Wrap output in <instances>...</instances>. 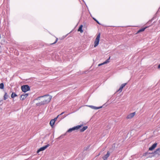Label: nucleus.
Returning <instances> with one entry per match:
<instances>
[{"label":"nucleus","mask_w":160,"mask_h":160,"mask_svg":"<svg viewBox=\"0 0 160 160\" xmlns=\"http://www.w3.org/2000/svg\"><path fill=\"white\" fill-rule=\"evenodd\" d=\"M44 98V100L42 102H43L42 104H46L48 103L50 101L52 97L49 95H44L43 96L37 98V100H38L39 98Z\"/></svg>","instance_id":"obj_1"},{"label":"nucleus","mask_w":160,"mask_h":160,"mask_svg":"<svg viewBox=\"0 0 160 160\" xmlns=\"http://www.w3.org/2000/svg\"><path fill=\"white\" fill-rule=\"evenodd\" d=\"M100 37V33H99L97 36V37L94 42V47H96L98 44Z\"/></svg>","instance_id":"obj_2"},{"label":"nucleus","mask_w":160,"mask_h":160,"mask_svg":"<svg viewBox=\"0 0 160 160\" xmlns=\"http://www.w3.org/2000/svg\"><path fill=\"white\" fill-rule=\"evenodd\" d=\"M82 126V125H78L74 127H73L72 128H70L66 132V133L67 132H71L73 131L78 130L81 128Z\"/></svg>","instance_id":"obj_3"},{"label":"nucleus","mask_w":160,"mask_h":160,"mask_svg":"<svg viewBox=\"0 0 160 160\" xmlns=\"http://www.w3.org/2000/svg\"><path fill=\"white\" fill-rule=\"evenodd\" d=\"M21 89L22 92H26L30 90V87L28 85H23L21 87Z\"/></svg>","instance_id":"obj_4"},{"label":"nucleus","mask_w":160,"mask_h":160,"mask_svg":"<svg viewBox=\"0 0 160 160\" xmlns=\"http://www.w3.org/2000/svg\"><path fill=\"white\" fill-rule=\"evenodd\" d=\"M49 146V144H48L40 148L37 151V153H38L39 152L45 150Z\"/></svg>","instance_id":"obj_5"},{"label":"nucleus","mask_w":160,"mask_h":160,"mask_svg":"<svg viewBox=\"0 0 160 160\" xmlns=\"http://www.w3.org/2000/svg\"><path fill=\"white\" fill-rule=\"evenodd\" d=\"M127 84V83H126L122 84L117 91L119 92H121L122 91V90L123 88Z\"/></svg>","instance_id":"obj_6"},{"label":"nucleus","mask_w":160,"mask_h":160,"mask_svg":"<svg viewBox=\"0 0 160 160\" xmlns=\"http://www.w3.org/2000/svg\"><path fill=\"white\" fill-rule=\"evenodd\" d=\"M28 94L25 93L24 94H22L21 95V100H23L25 99L28 96Z\"/></svg>","instance_id":"obj_7"},{"label":"nucleus","mask_w":160,"mask_h":160,"mask_svg":"<svg viewBox=\"0 0 160 160\" xmlns=\"http://www.w3.org/2000/svg\"><path fill=\"white\" fill-rule=\"evenodd\" d=\"M135 112H134L131 113H130L129 115H128L127 116V118L128 119H131L135 115Z\"/></svg>","instance_id":"obj_8"},{"label":"nucleus","mask_w":160,"mask_h":160,"mask_svg":"<svg viewBox=\"0 0 160 160\" xmlns=\"http://www.w3.org/2000/svg\"><path fill=\"white\" fill-rule=\"evenodd\" d=\"M110 153L109 151H108L107 152L106 154L104 155L103 157H102V158L104 160H106L107 158L109 156Z\"/></svg>","instance_id":"obj_9"},{"label":"nucleus","mask_w":160,"mask_h":160,"mask_svg":"<svg viewBox=\"0 0 160 160\" xmlns=\"http://www.w3.org/2000/svg\"><path fill=\"white\" fill-rule=\"evenodd\" d=\"M157 145V143H154L152 146L151 147H150L149 148V150L150 151L153 150L156 147Z\"/></svg>","instance_id":"obj_10"},{"label":"nucleus","mask_w":160,"mask_h":160,"mask_svg":"<svg viewBox=\"0 0 160 160\" xmlns=\"http://www.w3.org/2000/svg\"><path fill=\"white\" fill-rule=\"evenodd\" d=\"M89 107L90 108H92L94 109H98L100 108H102V107H96L94 106H89Z\"/></svg>","instance_id":"obj_11"},{"label":"nucleus","mask_w":160,"mask_h":160,"mask_svg":"<svg viewBox=\"0 0 160 160\" xmlns=\"http://www.w3.org/2000/svg\"><path fill=\"white\" fill-rule=\"evenodd\" d=\"M83 27L82 25H81L79 28L78 29V31H80L81 33H82L83 32V31L82 30V27Z\"/></svg>","instance_id":"obj_12"},{"label":"nucleus","mask_w":160,"mask_h":160,"mask_svg":"<svg viewBox=\"0 0 160 160\" xmlns=\"http://www.w3.org/2000/svg\"><path fill=\"white\" fill-rule=\"evenodd\" d=\"M155 153L156 154H158L160 155V148L157 149L155 151Z\"/></svg>","instance_id":"obj_13"},{"label":"nucleus","mask_w":160,"mask_h":160,"mask_svg":"<svg viewBox=\"0 0 160 160\" xmlns=\"http://www.w3.org/2000/svg\"><path fill=\"white\" fill-rule=\"evenodd\" d=\"M147 27H146L145 28H142L140 29H139L138 32L137 33H138L141 32H143L144 31L146 28Z\"/></svg>","instance_id":"obj_14"},{"label":"nucleus","mask_w":160,"mask_h":160,"mask_svg":"<svg viewBox=\"0 0 160 160\" xmlns=\"http://www.w3.org/2000/svg\"><path fill=\"white\" fill-rule=\"evenodd\" d=\"M88 128L87 126H84L80 130L81 132H83Z\"/></svg>","instance_id":"obj_15"},{"label":"nucleus","mask_w":160,"mask_h":160,"mask_svg":"<svg viewBox=\"0 0 160 160\" xmlns=\"http://www.w3.org/2000/svg\"><path fill=\"white\" fill-rule=\"evenodd\" d=\"M55 122L54 120H51L50 122V125L52 127L55 123Z\"/></svg>","instance_id":"obj_16"},{"label":"nucleus","mask_w":160,"mask_h":160,"mask_svg":"<svg viewBox=\"0 0 160 160\" xmlns=\"http://www.w3.org/2000/svg\"><path fill=\"white\" fill-rule=\"evenodd\" d=\"M43 103L42 102V101H41L39 103H36V105H37V106H41L42 105H44V104H42Z\"/></svg>","instance_id":"obj_17"},{"label":"nucleus","mask_w":160,"mask_h":160,"mask_svg":"<svg viewBox=\"0 0 160 160\" xmlns=\"http://www.w3.org/2000/svg\"><path fill=\"white\" fill-rule=\"evenodd\" d=\"M8 98V95L7 93H5L4 96V99L5 100H6Z\"/></svg>","instance_id":"obj_18"},{"label":"nucleus","mask_w":160,"mask_h":160,"mask_svg":"<svg viewBox=\"0 0 160 160\" xmlns=\"http://www.w3.org/2000/svg\"><path fill=\"white\" fill-rule=\"evenodd\" d=\"M16 96H17V95L15 93H14V92L12 93V94L11 95V97L12 98H14V97H16Z\"/></svg>","instance_id":"obj_19"},{"label":"nucleus","mask_w":160,"mask_h":160,"mask_svg":"<svg viewBox=\"0 0 160 160\" xmlns=\"http://www.w3.org/2000/svg\"><path fill=\"white\" fill-rule=\"evenodd\" d=\"M110 58V57H109V58L107 59L106 61H105L104 62H103V64H105L109 62V59Z\"/></svg>","instance_id":"obj_20"},{"label":"nucleus","mask_w":160,"mask_h":160,"mask_svg":"<svg viewBox=\"0 0 160 160\" xmlns=\"http://www.w3.org/2000/svg\"><path fill=\"white\" fill-rule=\"evenodd\" d=\"M4 84L3 83H1L0 84V88L2 89L4 88Z\"/></svg>","instance_id":"obj_21"},{"label":"nucleus","mask_w":160,"mask_h":160,"mask_svg":"<svg viewBox=\"0 0 160 160\" xmlns=\"http://www.w3.org/2000/svg\"><path fill=\"white\" fill-rule=\"evenodd\" d=\"M59 116L60 115H58L57 117L55 118L54 119L52 120H54V121L55 122L57 120V118L59 117Z\"/></svg>","instance_id":"obj_22"},{"label":"nucleus","mask_w":160,"mask_h":160,"mask_svg":"<svg viewBox=\"0 0 160 160\" xmlns=\"http://www.w3.org/2000/svg\"><path fill=\"white\" fill-rule=\"evenodd\" d=\"M148 154H150V153H149L148 152H146L143 154V156H146Z\"/></svg>","instance_id":"obj_23"},{"label":"nucleus","mask_w":160,"mask_h":160,"mask_svg":"<svg viewBox=\"0 0 160 160\" xmlns=\"http://www.w3.org/2000/svg\"><path fill=\"white\" fill-rule=\"evenodd\" d=\"M93 18L94 20V21H95L98 24H100V23L98 22V21H97L95 18Z\"/></svg>","instance_id":"obj_24"},{"label":"nucleus","mask_w":160,"mask_h":160,"mask_svg":"<svg viewBox=\"0 0 160 160\" xmlns=\"http://www.w3.org/2000/svg\"><path fill=\"white\" fill-rule=\"evenodd\" d=\"M57 41H58V38H57L56 40V41H55V42H54L53 43H52L51 44H54L56 43L57 42Z\"/></svg>","instance_id":"obj_25"},{"label":"nucleus","mask_w":160,"mask_h":160,"mask_svg":"<svg viewBox=\"0 0 160 160\" xmlns=\"http://www.w3.org/2000/svg\"><path fill=\"white\" fill-rule=\"evenodd\" d=\"M103 64H103V63H100V64H99L98 65V66H101L102 65H103Z\"/></svg>","instance_id":"obj_26"},{"label":"nucleus","mask_w":160,"mask_h":160,"mask_svg":"<svg viewBox=\"0 0 160 160\" xmlns=\"http://www.w3.org/2000/svg\"><path fill=\"white\" fill-rule=\"evenodd\" d=\"M89 148V146H88V147L86 148L85 149V150H87V149H88Z\"/></svg>","instance_id":"obj_27"},{"label":"nucleus","mask_w":160,"mask_h":160,"mask_svg":"<svg viewBox=\"0 0 160 160\" xmlns=\"http://www.w3.org/2000/svg\"><path fill=\"white\" fill-rule=\"evenodd\" d=\"M64 113V112H62L61 114H60L59 115L60 116L61 115H62V114H63Z\"/></svg>","instance_id":"obj_28"},{"label":"nucleus","mask_w":160,"mask_h":160,"mask_svg":"<svg viewBox=\"0 0 160 160\" xmlns=\"http://www.w3.org/2000/svg\"><path fill=\"white\" fill-rule=\"evenodd\" d=\"M158 68H160V64L158 65Z\"/></svg>","instance_id":"obj_29"},{"label":"nucleus","mask_w":160,"mask_h":160,"mask_svg":"<svg viewBox=\"0 0 160 160\" xmlns=\"http://www.w3.org/2000/svg\"><path fill=\"white\" fill-rule=\"evenodd\" d=\"M1 38V35H0V38Z\"/></svg>","instance_id":"obj_30"},{"label":"nucleus","mask_w":160,"mask_h":160,"mask_svg":"<svg viewBox=\"0 0 160 160\" xmlns=\"http://www.w3.org/2000/svg\"><path fill=\"white\" fill-rule=\"evenodd\" d=\"M66 116H65L64 117H63V118H64V117H65Z\"/></svg>","instance_id":"obj_31"},{"label":"nucleus","mask_w":160,"mask_h":160,"mask_svg":"<svg viewBox=\"0 0 160 160\" xmlns=\"http://www.w3.org/2000/svg\"><path fill=\"white\" fill-rule=\"evenodd\" d=\"M100 155V153L98 154V156H99Z\"/></svg>","instance_id":"obj_32"}]
</instances>
